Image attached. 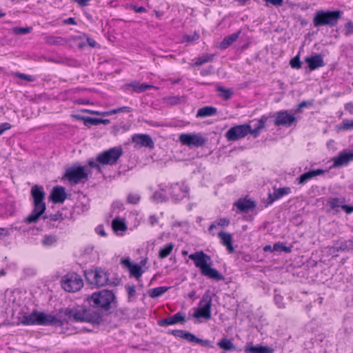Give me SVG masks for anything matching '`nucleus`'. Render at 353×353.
Listing matches in <instances>:
<instances>
[{
	"mask_svg": "<svg viewBox=\"0 0 353 353\" xmlns=\"http://www.w3.org/2000/svg\"><path fill=\"white\" fill-rule=\"evenodd\" d=\"M291 221L296 225H300L302 221H303V219H302V217L300 214H296L292 219Z\"/></svg>",
	"mask_w": 353,
	"mask_h": 353,
	"instance_id": "obj_60",
	"label": "nucleus"
},
{
	"mask_svg": "<svg viewBox=\"0 0 353 353\" xmlns=\"http://www.w3.org/2000/svg\"><path fill=\"white\" fill-rule=\"evenodd\" d=\"M46 43L49 45L58 46L65 43V40L61 37L49 36L46 37Z\"/></svg>",
	"mask_w": 353,
	"mask_h": 353,
	"instance_id": "obj_38",
	"label": "nucleus"
},
{
	"mask_svg": "<svg viewBox=\"0 0 353 353\" xmlns=\"http://www.w3.org/2000/svg\"><path fill=\"white\" fill-rule=\"evenodd\" d=\"M89 305L97 309L104 319V314L109 315L114 313L118 307V301L114 293L110 290L103 289L93 292L86 298ZM105 319H103V322Z\"/></svg>",
	"mask_w": 353,
	"mask_h": 353,
	"instance_id": "obj_1",
	"label": "nucleus"
},
{
	"mask_svg": "<svg viewBox=\"0 0 353 353\" xmlns=\"http://www.w3.org/2000/svg\"><path fill=\"white\" fill-rule=\"evenodd\" d=\"M121 264L128 270L130 277H134L139 279L143 273L141 266L138 263H133L129 257L121 259Z\"/></svg>",
	"mask_w": 353,
	"mask_h": 353,
	"instance_id": "obj_15",
	"label": "nucleus"
},
{
	"mask_svg": "<svg viewBox=\"0 0 353 353\" xmlns=\"http://www.w3.org/2000/svg\"><path fill=\"white\" fill-rule=\"evenodd\" d=\"M179 140L184 145L195 148L203 146L207 141V139L200 133L181 134Z\"/></svg>",
	"mask_w": 353,
	"mask_h": 353,
	"instance_id": "obj_12",
	"label": "nucleus"
},
{
	"mask_svg": "<svg viewBox=\"0 0 353 353\" xmlns=\"http://www.w3.org/2000/svg\"><path fill=\"white\" fill-rule=\"evenodd\" d=\"M313 105L312 101H303L299 103L296 111L300 112L303 108L312 106Z\"/></svg>",
	"mask_w": 353,
	"mask_h": 353,
	"instance_id": "obj_56",
	"label": "nucleus"
},
{
	"mask_svg": "<svg viewBox=\"0 0 353 353\" xmlns=\"http://www.w3.org/2000/svg\"><path fill=\"white\" fill-rule=\"evenodd\" d=\"M96 272V269L94 270H87L84 271V276L86 280V281L91 284L94 285V273Z\"/></svg>",
	"mask_w": 353,
	"mask_h": 353,
	"instance_id": "obj_43",
	"label": "nucleus"
},
{
	"mask_svg": "<svg viewBox=\"0 0 353 353\" xmlns=\"http://www.w3.org/2000/svg\"><path fill=\"white\" fill-rule=\"evenodd\" d=\"M304 61L307 63V68L311 71L323 67L325 65L323 56L321 53H312L310 56L305 57Z\"/></svg>",
	"mask_w": 353,
	"mask_h": 353,
	"instance_id": "obj_17",
	"label": "nucleus"
},
{
	"mask_svg": "<svg viewBox=\"0 0 353 353\" xmlns=\"http://www.w3.org/2000/svg\"><path fill=\"white\" fill-rule=\"evenodd\" d=\"M11 128V125L9 123H3L0 124V135L2 134L6 130Z\"/></svg>",
	"mask_w": 353,
	"mask_h": 353,
	"instance_id": "obj_61",
	"label": "nucleus"
},
{
	"mask_svg": "<svg viewBox=\"0 0 353 353\" xmlns=\"http://www.w3.org/2000/svg\"><path fill=\"white\" fill-rule=\"evenodd\" d=\"M168 334H172L175 337H179L186 340L188 342H192L194 334L187 330H169Z\"/></svg>",
	"mask_w": 353,
	"mask_h": 353,
	"instance_id": "obj_27",
	"label": "nucleus"
},
{
	"mask_svg": "<svg viewBox=\"0 0 353 353\" xmlns=\"http://www.w3.org/2000/svg\"><path fill=\"white\" fill-rule=\"evenodd\" d=\"M326 172L327 171L320 168L316 170H310L296 178L297 183L300 185H304L313 177L323 174Z\"/></svg>",
	"mask_w": 353,
	"mask_h": 353,
	"instance_id": "obj_24",
	"label": "nucleus"
},
{
	"mask_svg": "<svg viewBox=\"0 0 353 353\" xmlns=\"http://www.w3.org/2000/svg\"><path fill=\"white\" fill-rule=\"evenodd\" d=\"M341 209L345 212L346 214H352L353 212V205H346L345 203L341 206Z\"/></svg>",
	"mask_w": 353,
	"mask_h": 353,
	"instance_id": "obj_62",
	"label": "nucleus"
},
{
	"mask_svg": "<svg viewBox=\"0 0 353 353\" xmlns=\"http://www.w3.org/2000/svg\"><path fill=\"white\" fill-rule=\"evenodd\" d=\"M170 289V287L167 286H160L157 288H154L152 289H150L148 291V294L151 298H158L163 295L164 293H165L168 290Z\"/></svg>",
	"mask_w": 353,
	"mask_h": 353,
	"instance_id": "obj_32",
	"label": "nucleus"
},
{
	"mask_svg": "<svg viewBox=\"0 0 353 353\" xmlns=\"http://www.w3.org/2000/svg\"><path fill=\"white\" fill-rule=\"evenodd\" d=\"M217 90L221 93V97L225 100L230 99L233 93L231 89L225 88L223 87H219Z\"/></svg>",
	"mask_w": 353,
	"mask_h": 353,
	"instance_id": "obj_44",
	"label": "nucleus"
},
{
	"mask_svg": "<svg viewBox=\"0 0 353 353\" xmlns=\"http://www.w3.org/2000/svg\"><path fill=\"white\" fill-rule=\"evenodd\" d=\"M132 141L139 147H145L149 149L154 148V143L152 139L147 134H135L132 136Z\"/></svg>",
	"mask_w": 353,
	"mask_h": 353,
	"instance_id": "obj_19",
	"label": "nucleus"
},
{
	"mask_svg": "<svg viewBox=\"0 0 353 353\" xmlns=\"http://www.w3.org/2000/svg\"><path fill=\"white\" fill-rule=\"evenodd\" d=\"M62 179L68 180L72 184H79L85 183L88 180V172L85 166H82L78 163L66 168Z\"/></svg>",
	"mask_w": 353,
	"mask_h": 353,
	"instance_id": "obj_8",
	"label": "nucleus"
},
{
	"mask_svg": "<svg viewBox=\"0 0 353 353\" xmlns=\"http://www.w3.org/2000/svg\"><path fill=\"white\" fill-rule=\"evenodd\" d=\"M274 190L276 191V194L279 198H281L284 195H287L291 192V188L290 187H283L277 189L274 188Z\"/></svg>",
	"mask_w": 353,
	"mask_h": 353,
	"instance_id": "obj_50",
	"label": "nucleus"
},
{
	"mask_svg": "<svg viewBox=\"0 0 353 353\" xmlns=\"http://www.w3.org/2000/svg\"><path fill=\"white\" fill-rule=\"evenodd\" d=\"M345 27L346 28L347 34H350L353 33V23L349 21L345 23Z\"/></svg>",
	"mask_w": 353,
	"mask_h": 353,
	"instance_id": "obj_63",
	"label": "nucleus"
},
{
	"mask_svg": "<svg viewBox=\"0 0 353 353\" xmlns=\"http://www.w3.org/2000/svg\"><path fill=\"white\" fill-rule=\"evenodd\" d=\"M340 130H353V120L344 119L341 125L338 127Z\"/></svg>",
	"mask_w": 353,
	"mask_h": 353,
	"instance_id": "obj_45",
	"label": "nucleus"
},
{
	"mask_svg": "<svg viewBox=\"0 0 353 353\" xmlns=\"http://www.w3.org/2000/svg\"><path fill=\"white\" fill-rule=\"evenodd\" d=\"M58 241V237L56 235H45L41 241L42 245L45 247H50L55 245Z\"/></svg>",
	"mask_w": 353,
	"mask_h": 353,
	"instance_id": "obj_33",
	"label": "nucleus"
},
{
	"mask_svg": "<svg viewBox=\"0 0 353 353\" xmlns=\"http://www.w3.org/2000/svg\"><path fill=\"white\" fill-rule=\"evenodd\" d=\"M67 198L65 188L63 186H54L49 196V199L53 203H63Z\"/></svg>",
	"mask_w": 353,
	"mask_h": 353,
	"instance_id": "obj_20",
	"label": "nucleus"
},
{
	"mask_svg": "<svg viewBox=\"0 0 353 353\" xmlns=\"http://www.w3.org/2000/svg\"><path fill=\"white\" fill-rule=\"evenodd\" d=\"M215 223L217 225H219L222 228H225L229 225L230 221V219L228 218H220V219H218L215 221Z\"/></svg>",
	"mask_w": 353,
	"mask_h": 353,
	"instance_id": "obj_55",
	"label": "nucleus"
},
{
	"mask_svg": "<svg viewBox=\"0 0 353 353\" xmlns=\"http://www.w3.org/2000/svg\"><path fill=\"white\" fill-rule=\"evenodd\" d=\"M345 201H346L344 197H334L328 200L327 205L330 206V209L335 210V212L338 213L339 212V208H341V206L345 203Z\"/></svg>",
	"mask_w": 353,
	"mask_h": 353,
	"instance_id": "obj_31",
	"label": "nucleus"
},
{
	"mask_svg": "<svg viewBox=\"0 0 353 353\" xmlns=\"http://www.w3.org/2000/svg\"><path fill=\"white\" fill-rule=\"evenodd\" d=\"M123 153V151L121 146L113 147L99 153L96 160H94L92 158L89 159L88 164L90 168L96 169L99 172H102L101 165H112L117 163Z\"/></svg>",
	"mask_w": 353,
	"mask_h": 353,
	"instance_id": "obj_6",
	"label": "nucleus"
},
{
	"mask_svg": "<svg viewBox=\"0 0 353 353\" xmlns=\"http://www.w3.org/2000/svg\"><path fill=\"white\" fill-rule=\"evenodd\" d=\"M241 32V31L239 30L236 32L225 37L219 44V48L221 50H225L228 48L234 41H235L239 38Z\"/></svg>",
	"mask_w": 353,
	"mask_h": 353,
	"instance_id": "obj_28",
	"label": "nucleus"
},
{
	"mask_svg": "<svg viewBox=\"0 0 353 353\" xmlns=\"http://www.w3.org/2000/svg\"><path fill=\"white\" fill-rule=\"evenodd\" d=\"M110 274L103 271L101 268H96V272L94 273L95 280L94 285L97 287L104 286L106 285L116 286L118 283L114 282H110L109 281Z\"/></svg>",
	"mask_w": 353,
	"mask_h": 353,
	"instance_id": "obj_18",
	"label": "nucleus"
},
{
	"mask_svg": "<svg viewBox=\"0 0 353 353\" xmlns=\"http://www.w3.org/2000/svg\"><path fill=\"white\" fill-rule=\"evenodd\" d=\"M234 206L237 209V213H248L252 211L256 207L255 201L245 196L240 198L234 203Z\"/></svg>",
	"mask_w": 353,
	"mask_h": 353,
	"instance_id": "obj_14",
	"label": "nucleus"
},
{
	"mask_svg": "<svg viewBox=\"0 0 353 353\" xmlns=\"http://www.w3.org/2000/svg\"><path fill=\"white\" fill-rule=\"evenodd\" d=\"M163 190H164L162 189L161 191H156L152 196V200L157 203L166 202L168 200V199L166 196V195L162 192Z\"/></svg>",
	"mask_w": 353,
	"mask_h": 353,
	"instance_id": "obj_41",
	"label": "nucleus"
},
{
	"mask_svg": "<svg viewBox=\"0 0 353 353\" xmlns=\"http://www.w3.org/2000/svg\"><path fill=\"white\" fill-rule=\"evenodd\" d=\"M216 112L217 109L215 107L206 105L198 110L196 117L197 118H205L213 116Z\"/></svg>",
	"mask_w": 353,
	"mask_h": 353,
	"instance_id": "obj_29",
	"label": "nucleus"
},
{
	"mask_svg": "<svg viewBox=\"0 0 353 353\" xmlns=\"http://www.w3.org/2000/svg\"><path fill=\"white\" fill-rule=\"evenodd\" d=\"M290 66L294 69H300L302 67V62L300 60L299 54L293 57L290 61Z\"/></svg>",
	"mask_w": 353,
	"mask_h": 353,
	"instance_id": "obj_47",
	"label": "nucleus"
},
{
	"mask_svg": "<svg viewBox=\"0 0 353 353\" xmlns=\"http://www.w3.org/2000/svg\"><path fill=\"white\" fill-rule=\"evenodd\" d=\"M59 314L61 315V316H64L61 319L63 321V325L65 323H68L69 321L90 323L93 325H100L103 323V316L99 312L88 308L79 310L76 307H65L60 309Z\"/></svg>",
	"mask_w": 353,
	"mask_h": 353,
	"instance_id": "obj_2",
	"label": "nucleus"
},
{
	"mask_svg": "<svg viewBox=\"0 0 353 353\" xmlns=\"http://www.w3.org/2000/svg\"><path fill=\"white\" fill-rule=\"evenodd\" d=\"M269 118H271L270 115H262L261 118L257 121V123L255 125V127L260 130L264 128L265 127V123H267Z\"/></svg>",
	"mask_w": 353,
	"mask_h": 353,
	"instance_id": "obj_48",
	"label": "nucleus"
},
{
	"mask_svg": "<svg viewBox=\"0 0 353 353\" xmlns=\"http://www.w3.org/2000/svg\"><path fill=\"white\" fill-rule=\"evenodd\" d=\"M66 217V216H63V213L60 211H58L56 214H46L43 216V219H49L52 221H55L57 220L63 221Z\"/></svg>",
	"mask_w": 353,
	"mask_h": 353,
	"instance_id": "obj_42",
	"label": "nucleus"
},
{
	"mask_svg": "<svg viewBox=\"0 0 353 353\" xmlns=\"http://www.w3.org/2000/svg\"><path fill=\"white\" fill-rule=\"evenodd\" d=\"M271 118H274V125L275 126H283L285 128L291 127L297 122L296 117L288 110H280L274 114H270Z\"/></svg>",
	"mask_w": 353,
	"mask_h": 353,
	"instance_id": "obj_10",
	"label": "nucleus"
},
{
	"mask_svg": "<svg viewBox=\"0 0 353 353\" xmlns=\"http://www.w3.org/2000/svg\"><path fill=\"white\" fill-rule=\"evenodd\" d=\"M185 322L186 319L185 314L181 312H179L171 317L159 320L158 325L161 327H166L171 325H175L179 323H184Z\"/></svg>",
	"mask_w": 353,
	"mask_h": 353,
	"instance_id": "obj_21",
	"label": "nucleus"
},
{
	"mask_svg": "<svg viewBox=\"0 0 353 353\" xmlns=\"http://www.w3.org/2000/svg\"><path fill=\"white\" fill-rule=\"evenodd\" d=\"M61 286L68 292L79 291L83 286L81 276L75 272H69L61 279Z\"/></svg>",
	"mask_w": 353,
	"mask_h": 353,
	"instance_id": "obj_9",
	"label": "nucleus"
},
{
	"mask_svg": "<svg viewBox=\"0 0 353 353\" xmlns=\"http://www.w3.org/2000/svg\"><path fill=\"white\" fill-rule=\"evenodd\" d=\"M125 288L128 293V301H130L132 297H133L136 294L135 286L132 285H125Z\"/></svg>",
	"mask_w": 353,
	"mask_h": 353,
	"instance_id": "obj_53",
	"label": "nucleus"
},
{
	"mask_svg": "<svg viewBox=\"0 0 353 353\" xmlns=\"http://www.w3.org/2000/svg\"><path fill=\"white\" fill-rule=\"evenodd\" d=\"M21 323L24 325L63 326V321L61 318L37 310H33L30 314L24 315Z\"/></svg>",
	"mask_w": 353,
	"mask_h": 353,
	"instance_id": "obj_4",
	"label": "nucleus"
},
{
	"mask_svg": "<svg viewBox=\"0 0 353 353\" xmlns=\"http://www.w3.org/2000/svg\"><path fill=\"white\" fill-rule=\"evenodd\" d=\"M274 300L278 307L282 308L284 307V303L283 302V297L279 294H275L274 297Z\"/></svg>",
	"mask_w": 353,
	"mask_h": 353,
	"instance_id": "obj_57",
	"label": "nucleus"
},
{
	"mask_svg": "<svg viewBox=\"0 0 353 353\" xmlns=\"http://www.w3.org/2000/svg\"><path fill=\"white\" fill-rule=\"evenodd\" d=\"M201 345L203 347H214L213 342L208 339H202L194 334L192 342Z\"/></svg>",
	"mask_w": 353,
	"mask_h": 353,
	"instance_id": "obj_37",
	"label": "nucleus"
},
{
	"mask_svg": "<svg viewBox=\"0 0 353 353\" xmlns=\"http://www.w3.org/2000/svg\"><path fill=\"white\" fill-rule=\"evenodd\" d=\"M250 132V124L243 123L231 127L225 134L228 141H235L245 137Z\"/></svg>",
	"mask_w": 353,
	"mask_h": 353,
	"instance_id": "obj_13",
	"label": "nucleus"
},
{
	"mask_svg": "<svg viewBox=\"0 0 353 353\" xmlns=\"http://www.w3.org/2000/svg\"><path fill=\"white\" fill-rule=\"evenodd\" d=\"M292 246H286L283 243L278 242L273 245V250L275 252H284L285 253L292 252Z\"/></svg>",
	"mask_w": 353,
	"mask_h": 353,
	"instance_id": "obj_40",
	"label": "nucleus"
},
{
	"mask_svg": "<svg viewBox=\"0 0 353 353\" xmlns=\"http://www.w3.org/2000/svg\"><path fill=\"white\" fill-rule=\"evenodd\" d=\"M214 54H207L206 56L199 57L194 63L195 66H200L208 61L213 60Z\"/></svg>",
	"mask_w": 353,
	"mask_h": 353,
	"instance_id": "obj_46",
	"label": "nucleus"
},
{
	"mask_svg": "<svg viewBox=\"0 0 353 353\" xmlns=\"http://www.w3.org/2000/svg\"><path fill=\"white\" fill-rule=\"evenodd\" d=\"M130 85L133 88V90L134 92L138 93L143 92L148 90L149 88L153 87L152 85L139 83H132Z\"/></svg>",
	"mask_w": 353,
	"mask_h": 353,
	"instance_id": "obj_36",
	"label": "nucleus"
},
{
	"mask_svg": "<svg viewBox=\"0 0 353 353\" xmlns=\"http://www.w3.org/2000/svg\"><path fill=\"white\" fill-rule=\"evenodd\" d=\"M100 124V118L87 117L85 126L90 128V125H97Z\"/></svg>",
	"mask_w": 353,
	"mask_h": 353,
	"instance_id": "obj_52",
	"label": "nucleus"
},
{
	"mask_svg": "<svg viewBox=\"0 0 353 353\" xmlns=\"http://www.w3.org/2000/svg\"><path fill=\"white\" fill-rule=\"evenodd\" d=\"M345 110L350 114H353V102H349L345 104Z\"/></svg>",
	"mask_w": 353,
	"mask_h": 353,
	"instance_id": "obj_64",
	"label": "nucleus"
},
{
	"mask_svg": "<svg viewBox=\"0 0 353 353\" xmlns=\"http://www.w3.org/2000/svg\"><path fill=\"white\" fill-rule=\"evenodd\" d=\"M218 237L221 239V243L226 248L230 254L234 252L233 239L230 233L221 231L218 234Z\"/></svg>",
	"mask_w": 353,
	"mask_h": 353,
	"instance_id": "obj_26",
	"label": "nucleus"
},
{
	"mask_svg": "<svg viewBox=\"0 0 353 353\" xmlns=\"http://www.w3.org/2000/svg\"><path fill=\"white\" fill-rule=\"evenodd\" d=\"M167 103L174 105L181 103L185 102V97H179V96H170L165 99Z\"/></svg>",
	"mask_w": 353,
	"mask_h": 353,
	"instance_id": "obj_39",
	"label": "nucleus"
},
{
	"mask_svg": "<svg viewBox=\"0 0 353 353\" xmlns=\"http://www.w3.org/2000/svg\"><path fill=\"white\" fill-rule=\"evenodd\" d=\"M62 61H64L65 63H63V64H66L69 66L72 67H77L79 65V63L77 60L72 59H65L64 60H62Z\"/></svg>",
	"mask_w": 353,
	"mask_h": 353,
	"instance_id": "obj_58",
	"label": "nucleus"
},
{
	"mask_svg": "<svg viewBox=\"0 0 353 353\" xmlns=\"http://www.w3.org/2000/svg\"><path fill=\"white\" fill-rule=\"evenodd\" d=\"M219 347L224 351H232L236 350V346L232 342V339H228L226 336L222 338L218 343Z\"/></svg>",
	"mask_w": 353,
	"mask_h": 353,
	"instance_id": "obj_30",
	"label": "nucleus"
},
{
	"mask_svg": "<svg viewBox=\"0 0 353 353\" xmlns=\"http://www.w3.org/2000/svg\"><path fill=\"white\" fill-rule=\"evenodd\" d=\"M170 189L172 190L171 196L176 201L183 199L189 192V188L187 186L183 184L180 185L179 183L172 184Z\"/></svg>",
	"mask_w": 353,
	"mask_h": 353,
	"instance_id": "obj_22",
	"label": "nucleus"
},
{
	"mask_svg": "<svg viewBox=\"0 0 353 353\" xmlns=\"http://www.w3.org/2000/svg\"><path fill=\"white\" fill-rule=\"evenodd\" d=\"M245 353H274V350L269 346L261 344L253 345L252 342H248L244 348Z\"/></svg>",
	"mask_w": 353,
	"mask_h": 353,
	"instance_id": "obj_23",
	"label": "nucleus"
},
{
	"mask_svg": "<svg viewBox=\"0 0 353 353\" xmlns=\"http://www.w3.org/2000/svg\"><path fill=\"white\" fill-rule=\"evenodd\" d=\"M265 2V6L270 7V6L279 8L283 5L284 0H262Z\"/></svg>",
	"mask_w": 353,
	"mask_h": 353,
	"instance_id": "obj_49",
	"label": "nucleus"
},
{
	"mask_svg": "<svg viewBox=\"0 0 353 353\" xmlns=\"http://www.w3.org/2000/svg\"><path fill=\"white\" fill-rule=\"evenodd\" d=\"M174 248V244L170 243L166 244L163 248H161L159 251V257L160 259H165L172 252Z\"/></svg>",
	"mask_w": 353,
	"mask_h": 353,
	"instance_id": "obj_34",
	"label": "nucleus"
},
{
	"mask_svg": "<svg viewBox=\"0 0 353 353\" xmlns=\"http://www.w3.org/2000/svg\"><path fill=\"white\" fill-rule=\"evenodd\" d=\"M33 200V210L25 219L27 223H37L46 210L44 199L46 192L43 186L34 185L30 191Z\"/></svg>",
	"mask_w": 353,
	"mask_h": 353,
	"instance_id": "obj_5",
	"label": "nucleus"
},
{
	"mask_svg": "<svg viewBox=\"0 0 353 353\" xmlns=\"http://www.w3.org/2000/svg\"><path fill=\"white\" fill-rule=\"evenodd\" d=\"M112 225L114 231H125L127 230L125 223L119 218L114 219Z\"/></svg>",
	"mask_w": 353,
	"mask_h": 353,
	"instance_id": "obj_35",
	"label": "nucleus"
},
{
	"mask_svg": "<svg viewBox=\"0 0 353 353\" xmlns=\"http://www.w3.org/2000/svg\"><path fill=\"white\" fill-rule=\"evenodd\" d=\"M341 10H317L313 18V24L315 27L322 26H334L341 18Z\"/></svg>",
	"mask_w": 353,
	"mask_h": 353,
	"instance_id": "obj_7",
	"label": "nucleus"
},
{
	"mask_svg": "<svg viewBox=\"0 0 353 353\" xmlns=\"http://www.w3.org/2000/svg\"><path fill=\"white\" fill-rule=\"evenodd\" d=\"M189 259L193 261L196 268H199L203 276L216 281L225 280V277L222 274L216 269L212 268V260L203 251H198L190 254Z\"/></svg>",
	"mask_w": 353,
	"mask_h": 353,
	"instance_id": "obj_3",
	"label": "nucleus"
},
{
	"mask_svg": "<svg viewBox=\"0 0 353 353\" xmlns=\"http://www.w3.org/2000/svg\"><path fill=\"white\" fill-rule=\"evenodd\" d=\"M352 161H353V151L343 150L332 159L333 167L339 168L347 165Z\"/></svg>",
	"mask_w": 353,
	"mask_h": 353,
	"instance_id": "obj_16",
	"label": "nucleus"
},
{
	"mask_svg": "<svg viewBox=\"0 0 353 353\" xmlns=\"http://www.w3.org/2000/svg\"><path fill=\"white\" fill-rule=\"evenodd\" d=\"M121 128H123L124 131H126L128 130V128L125 127V125H123V126H121V125H114L112 128V133L114 136H117L119 134Z\"/></svg>",
	"mask_w": 353,
	"mask_h": 353,
	"instance_id": "obj_59",
	"label": "nucleus"
},
{
	"mask_svg": "<svg viewBox=\"0 0 353 353\" xmlns=\"http://www.w3.org/2000/svg\"><path fill=\"white\" fill-rule=\"evenodd\" d=\"M202 302H205L203 306H199L193 313L192 316L196 319L203 318L210 319L212 317V295L210 291L207 290L202 296Z\"/></svg>",
	"mask_w": 353,
	"mask_h": 353,
	"instance_id": "obj_11",
	"label": "nucleus"
},
{
	"mask_svg": "<svg viewBox=\"0 0 353 353\" xmlns=\"http://www.w3.org/2000/svg\"><path fill=\"white\" fill-rule=\"evenodd\" d=\"M331 249L334 252H349L353 250V241L352 239L343 241H334Z\"/></svg>",
	"mask_w": 353,
	"mask_h": 353,
	"instance_id": "obj_25",
	"label": "nucleus"
},
{
	"mask_svg": "<svg viewBox=\"0 0 353 353\" xmlns=\"http://www.w3.org/2000/svg\"><path fill=\"white\" fill-rule=\"evenodd\" d=\"M32 30L30 27H15L13 28V32L16 34H26Z\"/></svg>",
	"mask_w": 353,
	"mask_h": 353,
	"instance_id": "obj_51",
	"label": "nucleus"
},
{
	"mask_svg": "<svg viewBox=\"0 0 353 353\" xmlns=\"http://www.w3.org/2000/svg\"><path fill=\"white\" fill-rule=\"evenodd\" d=\"M140 201V196L138 194H129L127 197V201L131 204H137Z\"/></svg>",
	"mask_w": 353,
	"mask_h": 353,
	"instance_id": "obj_54",
	"label": "nucleus"
}]
</instances>
